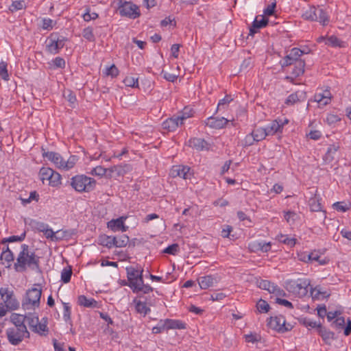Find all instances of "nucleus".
Wrapping results in <instances>:
<instances>
[{
  "label": "nucleus",
  "instance_id": "a211bd4d",
  "mask_svg": "<svg viewBox=\"0 0 351 351\" xmlns=\"http://www.w3.org/2000/svg\"><path fill=\"white\" fill-rule=\"evenodd\" d=\"M228 122L229 121L224 117L214 116H211L204 121V123L206 126L216 130L223 128Z\"/></svg>",
  "mask_w": 351,
  "mask_h": 351
},
{
  "label": "nucleus",
  "instance_id": "ea45409f",
  "mask_svg": "<svg viewBox=\"0 0 351 351\" xmlns=\"http://www.w3.org/2000/svg\"><path fill=\"white\" fill-rule=\"evenodd\" d=\"M129 237L126 234H122L119 237H114V247H123L127 245Z\"/></svg>",
  "mask_w": 351,
  "mask_h": 351
},
{
  "label": "nucleus",
  "instance_id": "f3484780",
  "mask_svg": "<svg viewBox=\"0 0 351 351\" xmlns=\"http://www.w3.org/2000/svg\"><path fill=\"white\" fill-rule=\"evenodd\" d=\"M193 171L188 166L176 165L173 166L171 170V175L172 177H180L183 179H191L193 176Z\"/></svg>",
  "mask_w": 351,
  "mask_h": 351
},
{
  "label": "nucleus",
  "instance_id": "37998d69",
  "mask_svg": "<svg viewBox=\"0 0 351 351\" xmlns=\"http://www.w3.org/2000/svg\"><path fill=\"white\" fill-rule=\"evenodd\" d=\"M72 269L70 266L64 267L61 272V280L64 283H68L71 280Z\"/></svg>",
  "mask_w": 351,
  "mask_h": 351
},
{
  "label": "nucleus",
  "instance_id": "4d7b16f0",
  "mask_svg": "<svg viewBox=\"0 0 351 351\" xmlns=\"http://www.w3.org/2000/svg\"><path fill=\"white\" fill-rule=\"evenodd\" d=\"M279 241L290 247H293L295 245L296 239L294 238H289L285 235H281Z\"/></svg>",
  "mask_w": 351,
  "mask_h": 351
},
{
  "label": "nucleus",
  "instance_id": "c9c22d12",
  "mask_svg": "<svg viewBox=\"0 0 351 351\" xmlns=\"http://www.w3.org/2000/svg\"><path fill=\"white\" fill-rule=\"evenodd\" d=\"M28 224L32 229L36 230L38 232H42L48 226V224L45 223L42 221H37L36 219H30Z\"/></svg>",
  "mask_w": 351,
  "mask_h": 351
},
{
  "label": "nucleus",
  "instance_id": "864d4df0",
  "mask_svg": "<svg viewBox=\"0 0 351 351\" xmlns=\"http://www.w3.org/2000/svg\"><path fill=\"white\" fill-rule=\"evenodd\" d=\"M0 77L6 81L9 80V75L7 70V63L3 61L0 62Z\"/></svg>",
  "mask_w": 351,
  "mask_h": 351
},
{
  "label": "nucleus",
  "instance_id": "1a4fd4ad",
  "mask_svg": "<svg viewBox=\"0 0 351 351\" xmlns=\"http://www.w3.org/2000/svg\"><path fill=\"white\" fill-rule=\"evenodd\" d=\"M6 334L8 341L13 346L19 345L24 338L29 337V332L27 328H9Z\"/></svg>",
  "mask_w": 351,
  "mask_h": 351
},
{
  "label": "nucleus",
  "instance_id": "13d9d810",
  "mask_svg": "<svg viewBox=\"0 0 351 351\" xmlns=\"http://www.w3.org/2000/svg\"><path fill=\"white\" fill-rule=\"evenodd\" d=\"M14 258V254L10 250H8V252H2L1 254V259L5 260L8 263H11L12 261H13Z\"/></svg>",
  "mask_w": 351,
  "mask_h": 351
},
{
  "label": "nucleus",
  "instance_id": "0e129e2a",
  "mask_svg": "<svg viewBox=\"0 0 351 351\" xmlns=\"http://www.w3.org/2000/svg\"><path fill=\"white\" fill-rule=\"evenodd\" d=\"M276 7V2L274 1L269 5L263 11L264 14L266 16H271L274 13L275 8Z\"/></svg>",
  "mask_w": 351,
  "mask_h": 351
},
{
  "label": "nucleus",
  "instance_id": "4468645a",
  "mask_svg": "<svg viewBox=\"0 0 351 351\" xmlns=\"http://www.w3.org/2000/svg\"><path fill=\"white\" fill-rule=\"evenodd\" d=\"M139 300L135 298L133 302L135 304V309L138 313L142 314L144 317L150 311V306L153 305L154 300L149 296L143 295H138Z\"/></svg>",
  "mask_w": 351,
  "mask_h": 351
},
{
  "label": "nucleus",
  "instance_id": "473e14b6",
  "mask_svg": "<svg viewBox=\"0 0 351 351\" xmlns=\"http://www.w3.org/2000/svg\"><path fill=\"white\" fill-rule=\"evenodd\" d=\"M233 100L230 95H226L224 98L219 101L216 112L225 110L228 108L229 104Z\"/></svg>",
  "mask_w": 351,
  "mask_h": 351
},
{
  "label": "nucleus",
  "instance_id": "4c0bfd02",
  "mask_svg": "<svg viewBox=\"0 0 351 351\" xmlns=\"http://www.w3.org/2000/svg\"><path fill=\"white\" fill-rule=\"evenodd\" d=\"M138 289L132 291L134 293L138 294V295L143 294H149L153 291V288L149 285H145L144 280L142 281V285L138 284Z\"/></svg>",
  "mask_w": 351,
  "mask_h": 351
},
{
  "label": "nucleus",
  "instance_id": "de8ad7c7",
  "mask_svg": "<svg viewBox=\"0 0 351 351\" xmlns=\"http://www.w3.org/2000/svg\"><path fill=\"white\" fill-rule=\"evenodd\" d=\"M104 73L107 76H110L111 77L114 78L118 76L119 71L114 64H112L109 67H106L105 71H104Z\"/></svg>",
  "mask_w": 351,
  "mask_h": 351
},
{
  "label": "nucleus",
  "instance_id": "2eb2a0df",
  "mask_svg": "<svg viewBox=\"0 0 351 351\" xmlns=\"http://www.w3.org/2000/svg\"><path fill=\"white\" fill-rule=\"evenodd\" d=\"M42 156L44 159H47L51 162L56 168L63 170L64 160L59 153L46 152L44 148H42Z\"/></svg>",
  "mask_w": 351,
  "mask_h": 351
},
{
  "label": "nucleus",
  "instance_id": "f257e3e1",
  "mask_svg": "<svg viewBox=\"0 0 351 351\" xmlns=\"http://www.w3.org/2000/svg\"><path fill=\"white\" fill-rule=\"evenodd\" d=\"M21 249L22 250L16 258V262L14 265L15 271L23 272L27 269V267L32 269H39L40 257L36 255L35 252H30L29 246L26 244H23Z\"/></svg>",
  "mask_w": 351,
  "mask_h": 351
},
{
  "label": "nucleus",
  "instance_id": "bb28decb",
  "mask_svg": "<svg viewBox=\"0 0 351 351\" xmlns=\"http://www.w3.org/2000/svg\"><path fill=\"white\" fill-rule=\"evenodd\" d=\"M311 263L316 261L319 265H325L328 263L329 259L326 257L322 258L321 253L319 251L314 250L310 252Z\"/></svg>",
  "mask_w": 351,
  "mask_h": 351
},
{
  "label": "nucleus",
  "instance_id": "393cba45",
  "mask_svg": "<svg viewBox=\"0 0 351 351\" xmlns=\"http://www.w3.org/2000/svg\"><path fill=\"white\" fill-rule=\"evenodd\" d=\"M10 322L14 325V328H27L25 322H26L25 315L17 313H12L10 315Z\"/></svg>",
  "mask_w": 351,
  "mask_h": 351
},
{
  "label": "nucleus",
  "instance_id": "f8f14e48",
  "mask_svg": "<svg viewBox=\"0 0 351 351\" xmlns=\"http://www.w3.org/2000/svg\"><path fill=\"white\" fill-rule=\"evenodd\" d=\"M66 40V37L58 33L51 34L49 38V43L47 45V51L52 54L58 53L60 49L64 47Z\"/></svg>",
  "mask_w": 351,
  "mask_h": 351
},
{
  "label": "nucleus",
  "instance_id": "052dcab7",
  "mask_svg": "<svg viewBox=\"0 0 351 351\" xmlns=\"http://www.w3.org/2000/svg\"><path fill=\"white\" fill-rule=\"evenodd\" d=\"M284 217H285V219L288 223H291V222H294L295 221L296 218L298 217V215L296 213H295L293 211L289 210V211L285 212Z\"/></svg>",
  "mask_w": 351,
  "mask_h": 351
},
{
  "label": "nucleus",
  "instance_id": "680f3d73",
  "mask_svg": "<svg viewBox=\"0 0 351 351\" xmlns=\"http://www.w3.org/2000/svg\"><path fill=\"white\" fill-rule=\"evenodd\" d=\"M64 96L71 105L75 104L77 99L75 95L72 91L68 90L67 93H64Z\"/></svg>",
  "mask_w": 351,
  "mask_h": 351
},
{
  "label": "nucleus",
  "instance_id": "4be33fe9",
  "mask_svg": "<svg viewBox=\"0 0 351 351\" xmlns=\"http://www.w3.org/2000/svg\"><path fill=\"white\" fill-rule=\"evenodd\" d=\"M306 99V93L304 90H298L291 94L286 99L285 104L293 105L297 102L304 101Z\"/></svg>",
  "mask_w": 351,
  "mask_h": 351
},
{
  "label": "nucleus",
  "instance_id": "c03bdc74",
  "mask_svg": "<svg viewBox=\"0 0 351 351\" xmlns=\"http://www.w3.org/2000/svg\"><path fill=\"white\" fill-rule=\"evenodd\" d=\"M77 160V156L74 155L71 156L66 161L64 160L63 170L68 171L71 169L75 166Z\"/></svg>",
  "mask_w": 351,
  "mask_h": 351
},
{
  "label": "nucleus",
  "instance_id": "2f4dec72",
  "mask_svg": "<svg viewBox=\"0 0 351 351\" xmlns=\"http://www.w3.org/2000/svg\"><path fill=\"white\" fill-rule=\"evenodd\" d=\"M99 240L101 245L108 248L114 247V237L104 234L100 236Z\"/></svg>",
  "mask_w": 351,
  "mask_h": 351
},
{
  "label": "nucleus",
  "instance_id": "423d86ee",
  "mask_svg": "<svg viewBox=\"0 0 351 351\" xmlns=\"http://www.w3.org/2000/svg\"><path fill=\"white\" fill-rule=\"evenodd\" d=\"M310 285L308 279L288 280L285 282L286 289L295 295H304L307 293V288Z\"/></svg>",
  "mask_w": 351,
  "mask_h": 351
},
{
  "label": "nucleus",
  "instance_id": "69168bd1",
  "mask_svg": "<svg viewBox=\"0 0 351 351\" xmlns=\"http://www.w3.org/2000/svg\"><path fill=\"white\" fill-rule=\"evenodd\" d=\"M43 25L42 27L44 29H51L53 27V21L51 19L49 18H45L42 21Z\"/></svg>",
  "mask_w": 351,
  "mask_h": 351
},
{
  "label": "nucleus",
  "instance_id": "a878e982",
  "mask_svg": "<svg viewBox=\"0 0 351 351\" xmlns=\"http://www.w3.org/2000/svg\"><path fill=\"white\" fill-rule=\"evenodd\" d=\"M167 330L169 329H184L186 324L180 320L166 319H165Z\"/></svg>",
  "mask_w": 351,
  "mask_h": 351
},
{
  "label": "nucleus",
  "instance_id": "9b49d317",
  "mask_svg": "<svg viewBox=\"0 0 351 351\" xmlns=\"http://www.w3.org/2000/svg\"><path fill=\"white\" fill-rule=\"evenodd\" d=\"M26 322L29 325L30 330L40 335H46L48 332V327L45 324H40L38 316L35 313H29L25 315Z\"/></svg>",
  "mask_w": 351,
  "mask_h": 351
},
{
  "label": "nucleus",
  "instance_id": "09e8293b",
  "mask_svg": "<svg viewBox=\"0 0 351 351\" xmlns=\"http://www.w3.org/2000/svg\"><path fill=\"white\" fill-rule=\"evenodd\" d=\"M64 307L63 318L66 322H71V309L69 303L62 302Z\"/></svg>",
  "mask_w": 351,
  "mask_h": 351
},
{
  "label": "nucleus",
  "instance_id": "5701e85b",
  "mask_svg": "<svg viewBox=\"0 0 351 351\" xmlns=\"http://www.w3.org/2000/svg\"><path fill=\"white\" fill-rule=\"evenodd\" d=\"M268 19L262 16L261 20H258V16L256 17L252 23L251 27L250 28V35L253 36L257 32V29L265 27L268 24Z\"/></svg>",
  "mask_w": 351,
  "mask_h": 351
},
{
  "label": "nucleus",
  "instance_id": "603ef678",
  "mask_svg": "<svg viewBox=\"0 0 351 351\" xmlns=\"http://www.w3.org/2000/svg\"><path fill=\"white\" fill-rule=\"evenodd\" d=\"M25 8V3L24 1H14L12 2L10 10L11 12H15L22 10Z\"/></svg>",
  "mask_w": 351,
  "mask_h": 351
},
{
  "label": "nucleus",
  "instance_id": "8fccbe9b",
  "mask_svg": "<svg viewBox=\"0 0 351 351\" xmlns=\"http://www.w3.org/2000/svg\"><path fill=\"white\" fill-rule=\"evenodd\" d=\"M256 307L260 313H267L270 309L269 304L264 300H259L256 304Z\"/></svg>",
  "mask_w": 351,
  "mask_h": 351
},
{
  "label": "nucleus",
  "instance_id": "58836bf2",
  "mask_svg": "<svg viewBox=\"0 0 351 351\" xmlns=\"http://www.w3.org/2000/svg\"><path fill=\"white\" fill-rule=\"evenodd\" d=\"M47 239H50L53 241H57L61 239V237H59V236H57L56 234H58L60 232V231H57L56 232H54L53 230L49 228L48 226L47 228L45 229V230L43 232Z\"/></svg>",
  "mask_w": 351,
  "mask_h": 351
},
{
  "label": "nucleus",
  "instance_id": "e433bc0d",
  "mask_svg": "<svg viewBox=\"0 0 351 351\" xmlns=\"http://www.w3.org/2000/svg\"><path fill=\"white\" fill-rule=\"evenodd\" d=\"M326 44L331 47H344L345 43L339 40L335 36H330L326 38Z\"/></svg>",
  "mask_w": 351,
  "mask_h": 351
},
{
  "label": "nucleus",
  "instance_id": "7ed1b4c3",
  "mask_svg": "<svg viewBox=\"0 0 351 351\" xmlns=\"http://www.w3.org/2000/svg\"><path fill=\"white\" fill-rule=\"evenodd\" d=\"M70 185L77 192L89 193L95 189L96 180L84 174L76 175L71 178Z\"/></svg>",
  "mask_w": 351,
  "mask_h": 351
},
{
  "label": "nucleus",
  "instance_id": "49530a36",
  "mask_svg": "<svg viewBox=\"0 0 351 351\" xmlns=\"http://www.w3.org/2000/svg\"><path fill=\"white\" fill-rule=\"evenodd\" d=\"M26 236L25 232H24L23 234H21L20 236H11L8 238H4L1 241V243L4 244L6 243H11V242H16V241H23Z\"/></svg>",
  "mask_w": 351,
  "mask_h": 351
},
{
  "label": "nucleus",
  "instance_id": "cd10ccee",
  "mask_svg": "<svg viewBox=\"0 0 351 351\" xmlns=\"http://www.w3.org/2000/svg\"><path fill=\"white\" fill-rule=\"evenodd\" d=\"M317 331L319 335L322 337L323 340L326 343H330V341L334 339V332L327 330L322 326H319V329Z\"/></svg>",
  "mask_w": 351,
  "mask_h": 351
},
{
  "label": "nucleus",
  "instance_id": "72a5a7b5",
  "mask_svg": "<svg viewBox=\"0 0 351 351\" xmlns=\"http://www.w3.org/2000/svg\"><path fill=\"white\" fill-rule=\"evenodd\" d=\"M61 175L53 170L51 174V179H49L48 184L52 187H58L61 184Z\"/></svg>",
  "mask_w": 351,
  "mask_h": 351
},
{
  "label": "nucleus",
  "instance_id": "20e7f679",
  "mask_svg": "<svg viewBox=\"0 0 351 351\" xmlns=\"http://www.w3.org/2000/svg\"><path fill=\"white\" fill-rule=\"evenodd\" d=\"M302 17L307 21H319L323 25H327L329 21V16L326 11L319 6H311L305 11Z\"/></svg>",
  "mask_w": 351,
  "mask_h": 351
},
{
  "label": "nucleus",
  "instance_id": "6e6d98bb",
  "mask_svg": "<svg viewBox=\"0 0 351 351\" xmlns=\"http://www.w3.org/2000/svg\"><path fill=\"white\" fill-rule=\"evenodd\" d=\"M179 250H180V247H179L178 244L173 243L172 245H169L167 247H166L163 250V253L175 255L179 252Z\"/></svg>",
  "mask_w": 351,
  "mask_h": 351
},
{
  "label": "nucleus",
  "instance_id": "6e6552de",
  "mask_svg": "<svg viewBox=\"0 0 351 351\" xmlns=\"http://www.w3.org/2000/svg\"><path fill=\"white\" fill-rule=\"evenodd\" d=\"M119 12L122 16L135 19L141 13L138 7L131 1L119 0Z\"/></svg>",
  "mask_w": 351,
  "mask_h": 351
},
{
  "label": "nucleus",
  "instance_id": "7c9ffc66",
  "mask_svg": "<svg viewBox=\"0 0 351 351\" xmlns=\"http://www.w3.org/2000/svg\"><path fill=\"white\" fill-rule=\"evenodd\" d=\"M53 171V169L49 167H43L40 168L38 176L43 184H45V181L49 182L51 179V174Z\"/></svg>",
  "mask_w": 351,
  "mask_h": 351
},
{
  "label": "nucleus",
  "instance_id": "79ce46f5",
  "mask_svg": "<svg viewBox=\"0 0 351 351\" xmlns=\"http://www.w3.org/2000/svg\"><path fill=\"white\" fill-rule=\"evenodd\" d=\"M309 206L313 212H318L322 210V204L319 199L315 197L309 199Z\"/></svg>",
  "mask_w": 351,
  "mask_h": 351
},
{
  "label": "nucleus",
  "instance_id": "3c124183",
  "mask_svg": "<svg viewBox=\"0 0 351 351\" xmlns=\"http://www.w3.org/2000/svg\"><path fill=\"white\" fill-rule=\"evenodd\" d=\"M82 36L90 42H93L95 40L93 28L90 27H86L83 29Z\"/></svg>",
  "mask_w": 351,
  "mask_h": 351
},
{
  "label": "nucleus",
  "instance_id": "9d476101",
  "mask_svg": "<svg viewBox=\"0 0 351 351\" xmlns=\"http://www.w3.org/2000/svg\"><path fill=\"white\" fill-rule=\"evenodd\" d=\"M268 325L271 328L281 333L290 331L293 328V325L287 323L285 317L282 315L271 317Z\"/></svg>",
  "mask_w": 351,
  "mask_h": 351
},
{
  "label": "nucleus",
  "instance_id": "e2e57ef3",
  "mask_svg": "<svg viewBox=\"0 0 351 351\" xmlns=\"http://www.w3.org/2000/svg\"><path fill=\"white\" fill-rule=\"evenodd\" d=\"M107 171V169L104 168L101 166H97L92 170V174L103 176L106 173Z\"/></svg>",
  "mask_w": 351,
  "mask_h": 351
},
{
  "label": "nucleus",
  "instance_id": "338daca9",
  "mask_svg": "<svg viewBox=\"0 0 351 351\" xmlns=\"http://www.w3.org/2000/svg\"><path fill=\"white\" fill-rule=\"evenodd\" d=\"M261 337L256 334H249L245 335V339L247 342L256 343L260 340Z\"/></svg>",
  "mask_w": 351,
  "mask_h": 351
},
{
  "label": "nucleus",
  "instance_id": "5fc2aeb1",
  "mask_svg": "<svg viewBox=\"0 0 351 351\" xmlns=\"http://www.w3.org/2000/svg\"><path fill=\"white\" fill-rule=\"evenodd\" d=\"M333 208L340 212H346L349 210V204L343 202H337L333 204Z\"/></svg>",
  "mask_w": 351,
  "mask_h": 351
},
{
  "label": "nucleus",
  "instance_id": "dca6fc26",
  "mask_svg": "<svg viewBox=\"0 0 351 351\" xmlns=\"http://www.w3.org/2000/svg\"><path fill=\"white\" fill-rule=\"evenodd\" d=\"M186 117H187L182 115L169 118L162 123V128L168 132L175 131L179 125L183 124V121L186 119Z\"/></svg>",
  "mask_w": 351,
  "mask_h": 351
},
{
  "label": "nucleus",
  "instance_id": "f704fd0d",
  "mask_svg": "<svg viewBox=\"0 0 351 351\" xmlns=\"http://www.w3.org/2000/svg\"><path fill=\"white\" fill-rule=\"evenodd\" d=\"M252 134L256 142L263 140L267 136H268V133H267L265 128H258L254 130L252 132Z\"/></svg>",
  "mask_w": 351,
  "mask_h": 351
},
{
  "label": "nucleus",
  "instance_id": "a18cd8bd",
  "mask_svg": "<svg viewBox=\"0 0 351 351\" xmlns=\"http://www.w3.org/2000/svg\"><path fill=\"white\" fill-rule=\"evenodd\" d=\"M123 83L126 86L131 88H138V78L132 76H127L123 80Z\"/></svg>",
  "mask_w": 351,
  "mask_h": 351
},
{
  "label": "nucleus",
  "instance_id": "bf43d9fd",
  "mask_svg": "<svg viewBox=\"0 0 351 351\" xmlns=\"http://www.w3.org/2000/svg\"><path fill=\"white\" fill-rule=\"evenodd\" d=\"M165 329L167 330L165 320H160L158 325L152 328V332L154 334H158L165 330Z\"/></svg>",
  "mask_w": 351,
  "mask_h": 351
},
{
  "label": "nucleus",
  "instance_id": "a19ab883",
  "mask_svg": "<svg viewBox=\"0 0 351 351\" xmlns=\"http://www.w3.org/2000/svg\"><path fill=\"white\" fill-rule=\"evenodd\" d=\"M282 127L277 121H274L269 125L265 128L268 135H272L278 132Z\"/></svg>",
  "mask_w": 351,
  "mask_h": 351
},
{
  "label": "nucleus",
  "instance_id": "412c9836",
  "mask_svg": "<svg viewBox=\"0 0 351 351\" xmlns=\"http://www.w3.org/2000/svg\"><path fill=\"white\" fill-rule=\"evenodd\" d=\"M126 217H120L116 219H112L108 222L107 226L112 231L121 230L122 232L127 231L128 227L124 224V221L126 219Z\"/></svg>",
  "mask_w": 351,
  "mask_h": 351
},
{
  "label": "nucleus",
  "instance_id": "39448f33",
  "mask_svg": "<svg viewBox=\"0 0 351 351\" xmlns=\"http://www.w3.org/2000/svg\"><path fill=\"white\" fill-rule=\"evenodd\" d=\"M42 290L37 288L28 289L25 296L22 300V306L24 309H35L40 306Z\"/></svg>",
  "mask_w": 351,
  "mask_h": 351
},
{
  "label": "nucleus",
  "instance_id": "6ab92c4d",
  "mask_svg": "<svg viewBox=\"0 0 351 351\" xmlns=\"http://www.w3.org/2000/svg\"><path fill=\"white\" fill-rule=\"evenodd\" d=\"M332 98V95L328 89L317 91L314 95V101H316L319 107H323L328 104Z\"/></svg>",
  "mask_w": 351,
  "mask_h": 351
},
{
  "label": "nucleus",
  "instance_id": "b1692460",
  "mask_svg": "<svg viewBox=\"0 0 351 351\" xmlns=\"http://www.w3.org/2000/svg\"><path fill=\"white\" fill-rule=\"evenodd\" d=\"M77 304L80 306L86 308H97L98 303L93 298H88L84 295H81L77 298Z\"/></svg>",
  "mask_w": 351,
  "mask_h": 351
},
{
  "label": "nucleus",
  "instance_id": "f03ea898",
  "mask_svg": "<svg viewBox=\"0 0 351 351\" xmlns=\"http://www.w3.org/2000/svg\"><path fill=\"white\" fill-rule=\"evenodd\" d=\"M304 53L300 49L294 47L280 60V64L282 68L293 66L291 74L294 77H299L304 73L305 60L300 58Z\"/></svg>",
  "mask_w": 351,
  "mask_h": 351
},
{
  "label": "nucleus",
  "instance_id": "c756f323",
  "mask_svg": "<svg viewBox=\"0 0 351 351\" xmlns=\"http://www.w3.org/2000/svg\"><path fill=\"white\" fill-rule=\"evenodd\" d=\"M198 283L202 289H206L214 284V278L211 276H205L198 279Z\"/></svg>",
  "mask_w": 351,
  "mask_h": 351
},
{
  "label": "nucleus",
  "instance_id": "c85d7f7f",
  "mask_svg": "<svg viewBox=\"0 0 351 351\" xmlns=\"http://www.w3.org/2000/svg\"><path fill=\"white\" fill-rule=\"evenodd\" d=\"M339 146L338 145H331L328 148V150L326 153V154L324 156V160L326 162H332L335 158V154L337 153V152L339 150Z\"/></svg>",
  "mask_w": 351,
  "mask_h": 351
},
{
  "label": "nucleus",
  "instance_id": "774afa93",
  "mask_svg": "<svg viewBox=\"0 0 351 351\" xmlns=\"http://www.w3.org/2000/svg\"><path fill=\"white\" fill-rule=\"evenodd\" d=\"M53 64L56 68H64L65 67V60L60 57H56L54 60H53Z\"/></svg>",
  "mask_w": 351,
  "mask_h": 351
},
{
  "label": "nucleus",
  "instance_id": "0eeeda50",
  "mask_svg": "<svg viewBox=\"0 0 351 351\" xmlns=\"http://www.w3.org/2000/svg\"><path fill=\"white\" fill-rule=\"evenodd\" d=\"M126 271L128 282H125L124 285L128 286L132 291H135L138 289V284L142 285L143 270L130 266L126 267Z\"/></svg>",
  "mask_w": 351,
  "mask_h": 351
},
{
  "label": "nucleus",
  "instance_id": "ddd939ff",
  "mask_svg": "<svg viewBox=\"0 0 351 351\" xmlns=\"http://www.w3.org/2000/svg\"><path fill=\"white\" fill-rule=\"evenodd\" d=\"M1 300L5 304V306L10 310H16L19 307V302L15 298L14 291L8 287L0 288Z\"/></svg>",
  "mask_w": 351,
  "mask_h": 351
},
{
  "label": "nucleus",
  "instance_id": "aec40b11",
  "mask_svg": "<svg viewBox=\"0 0 351 351\" xmlns=\"http://www.w3.org/2000/svg\"><path fill=\"white\" fill-rule=\"evenodd\" d=\"M189 145L197 151H208L210 149V144L201 138H191L189 141Z\"/></svg>",
  "mask_w": 351,
  "mask_h": 351
}]
</instances>
